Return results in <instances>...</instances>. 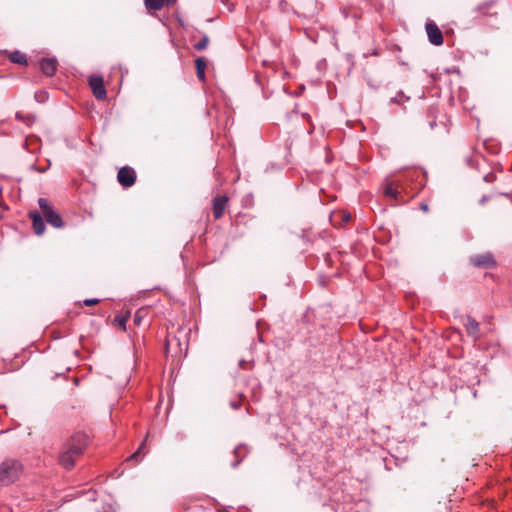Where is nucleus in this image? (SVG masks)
Returning <instances> with one entry per match:
<instances>
[{"label":"nucleus","instance_id":"f257e3e1","mask_svg":"<svg viewBox=\"0 0 512 512\" xmlns=\"http://www.w3.org/2000/svg\"><path fill=\"white\" fill-rule=\"evenodd\" d=\"M88 438L83 433H77L71 437L60 455V463L66 469L74 466L75 459L81 455L87 446Z\"/></svg>","mask_w":512,"mask_h":512},{"label":"nucleus","instance_id":"f03ea898","mask_svg":"<svg viewBox=\"0 0 512 512\" xmlns=\"http://www.w3.org/2000/svg\"><path fill=\"white\" fill-rule=\"evenodd\" d=\"M22 471L21 464L16 460H5L0 464V485L5 486L16 481Z\"/></svg>","mask_w":512,"mask_h":512},{"label":"nucleus","instance_id":"7ed1b4c3","mask_svg":"<svg viewBox=\"0 0 512 512\" xmlns=\"http://www.w3.org/2000/svg\"><path fill=\"white\" fill-rule=\"evenodd\" d=\"M38 205L46 219V221L55 228H61L63 221L61 216L54 210L47 199L39 198Z\"/></svg>","mask_w":512,"mask_h":512},{"label":"nucleus","instance_id":"20e7f679","mask_svg":"<svg viewBox=\"0 0 512 512\" xmlns=\"http://www.w3.org/2000/svg\"><path fill=\"white\" fill-rule=\"evenodd\" d=\"M117 180L123 187H131L136 180L135 170L131 167H122L117 174Z\"/></svg>","mask_w":512,"mask_h":512},{"label":"nucleus","instance_id":"39448f33","mask_svg":"<svg viewBox=\"0 0 512 512\" xmlns=\"http://www.w3.org/2000/svg\"><path fill=\"white\" fill-rule=\"evenodd\" d=\"M89 85L93 91V95L98 100H103L106 98L107 92L104 87V81L101 76H91L89 78Z\"/></svg>","mask_w":512,"mask_h":512},{"label":"nucleus","instance_id":"423d86ee","mask_svg":"<svg viewBox=\"0 0 512 512\" xmlns=\"http://www.w3.org/2000/svg\"><path fill=\"white\" fill-rule=\"evenodd\" d=\"M426 32H427L429 41L433 45L440 46L443 44L442 32L435 23H433V22L427 23L426 24Z\"/></svg>","mask_w":512,"mask_h":512},{"label":"nucleus","instance_id":"0eeeda50","mask_svg":"<svg viewBox=\"0 0 512 512\" xmlns=\"http://www.w3.org/2000/svg\"><path fill=\"white\" fill-rule=\"evenodd\" d=\"M471 263L477 267H493L495 266V260L490 253H484L471 257Z\"/></svg>","mask_w":512,"mask_h":512},{"label":"nucleus","instance_id":"6e6552de","mask_svg":"<svg viewBox=\"0 0 512 512\" xmlns=\"http://www.w3.org/2000/svg\"><path fill=\"white\" fill-rule=\"evenodd\" d=\"M29 217L32 220L35 234L42 235L45 231V224L40 213L37 211H31L29 213Z\"/></svg>","mask_w":512,"mask_h":512},{"label":"nucleus","instance_id":"1a4fd4ad","mask_svg":"<svg viewBox=\"0 0 512 512\" xmlns=\"http://www.w3.org/2000/svg\"><path fill=\"white\" fill-rule=\"evenodd\" d=\"M227 202L228 198L226 196H219L214 198L213 214L215 219H219L223 216Z\"/></svg>","mask_w":512,"mask_h":512},{"label":"nucleus","instance_id":"9d476101","mask_svg":"<svg viewBox=\"0 0 512 512\" xmlns=\"http://www.w3.org/2000/svg\"><path fill=\"white\" fill-rule=\"evenodd\" d=\"M40 69L45 75L52 76L56 72L57 62L52 58L42 59L40 62Z\"/></svg>","mask_w":512,"mask_h":512},{"label":"nucleus","instance_id":"9b49d317","mask_svg":"<svg viewBox=\"0 0 512 512\" xmlns=\"http://www.w3.org/2000/svg\"><path fill=\"white\" fill-rule=\"evenodd\" d=\"M467 333L477 340L479 335V323L470 316H466L464 324Z\"/></svg>","mask_w":512,"mask_h":512},{"label":"nucleus","instance_id":"f8f14e48","mask_svg":"<svg viewBox=\"0 0 512 512\" xmlns=\"http://www.w3.org/2000/svg\"><path fill=\"white\" fill-rule=\"evenodd\" d=\"M195 68H196V73H197V77L199 78V80L204 81L206 61L203 58H197L195 60Z\"/></svg>","mask_w":512,"mask_h":512},{"label":"nucleus","instance_id":"ddd939ff","mask_svg":"<svg viewBox=\"0 0 512 512\" xmlns=\"http://www.w3.org/2000/svg\"><path fill=\"white\" fill-rule=\"evenodd\" d=\"M164 0H145L147 9L158 11L163 7Z\"/></svg>","mask_w":512,"mask_h":512},{"label":"nucleus","instance_id":"4468645a","mask_svg":"<svg viewBox=\"0 0 512 512\" xmlns=\"http://www.w3.org/2000/svg\"><path fill=\"white\" fill-rule=\"evenodd\" d=\"M15 118L21 122H23L26 126H31L34 122V116L30 115V114H27V115H24L20 112H17L15 114Z\"/></svg>","mask_w":512,"mask_h":512},{"label":"nucleus","instance_id":"2eb2a0df","mask_svg":"<svg viewBox=\"0 0 512 512\" xmlns=\"http://www.w3.org/2000/svg\"><path fill=\"white\" fill-rule=\"evenodd\" d=\"M384 194L386 196H389V197H392V198H396L397 195H398V190L393 185V183H388V184H386V186L384 188Z\"/></svg>","mask_w":512,"mask_h":512},{"label":"nucleus","instance_id":"dca6fc26","mask_svg":"<svg viewBox=\"0 0 512 512\" xmlns=\"http://www.w3.org/2000/svg\"><path fill=\"white\" fill-rule=\"evenodd\" d=\"M246 447L244 445H239L237 446L235 449H234V455L238 458V460L234 463H232V466L233 467H236L238 466V464L241 462V460L244 458L245 456V453H243L242 455H240L242 453L243 450H245Z\"/></svg>","mask_w":512,"mask_h":512},{"label":"nucleus","instance_id":"f3484780","mask_svg":"<svg viewBox=\"0 0 512 512\" xmlns=\"http://www.w3.org/2000/svg\"><path fill=\"white\" fill-rule=\"evenodd\" d=\"M208 44H209V38H208V36H203V37H202V38H201V39H200V40H199V41L194 45V48H195L196 50L201 51V50L206 49V48H207V46H208Z\"/></svg>","mask_w":512,"mask_h":512},{"label":"nucleus","instance_id":"a211bd4d","mask_svg":"<svg viewBox=\"0 0 512 512\" xmlns=\"http://www.w3.org/2000/svg\"><path fill=\"white\" fill-rule=\"evenodd\" d=\"M11 60L18 64H25L27 62L26 56L20 52H14L11 55Z\"/></svg>","mask_w":512,"mask_h":512},{"label":"nucleus","instance_id":"6ab92c4d","mask_svg":"<svg viewBox=\"0 0 512 512\" xmlns=\"http://www.w3.org/2000/svg\"><path fill=\"white\" fill-rule=\"evenodd\" d=\"M143 446H144V442L141 444V446L138 448V450L128 458V460L138 461L140 455L142 454Z\"/></svg>","mask_w":512,"mask_h":512},{"label":"nucleus","instance_id":"aec40b11","mask_svg":"<svg viewBox=\"0 0 512 512\" xmlns=\"http://www.w3.org/2000/svg\"><path fill=\"white\" fill-rule=\"evenodd\" d=\"M46 92H36L35 93V99L39 102H43L46 99Z\"/></svg>","mask_w":512,"mask_h":512},{"label":"nucleus","instance_id":"412c9836","mask_svg":"<svg viewBox=\"0 0 512 512\" xmlns=\"http://www.w3.org/2000/svg\"><path fill=\"white\" fill-rule=\"evenodd\" d=\"M115 320L118 322V325L122 329H125V325H126V322H127V317H117Z\"/></svg>","mask_w":512,"mask_h":512},{"label":"nucleus","instance_id":"4be33fe9","mask_svg":"<svg viewBox=\"0 0 512 512\" xmlns=\"http://www.w3.org/2000/svg\"><path fill=\"white\" fill-rule=\"evenodd\" d=\"M98 302H99V300H98V299H96V298H91V299H86V300H84V304H85L86 306H92V305L97 304Z\"/></svg>","mask_w":512,"mask_h":512},{"label":"nucleus","instance_id":"5701e85b","mask_svg":"<svg viewBox=\"0 0 512 512\" xmlns=\"http://www.w3.org/2000/svg\"><path fill=\"white\" fill-rule=\"evenodd\" d=\"M134 322L137 324V325H140L141 323V316H140V311H138L135 316H134Z\"/></svg>","mask_w":512,"mask_h":512},{"label":"nucleus","instance_id":"b1692460","mask_svg":"<svg viewBox=\"0 0 512 512\" xmlns=\"http://www.w3.org/2000/svg\"><path fill=\"white\" fill-rule=\"evenodd\" d=\"M230 406H231V408H233V409H235V410H236V409H239V407H240V402H239V401H231V402H230Z\"/></svg>","mask_w":512,"mask_h":512},{"label":"nucleus","instance_id":"393cba45","mask_svg":"<svg viewBox=\"0 0 512 512\" xmlns=\"http://www.w3.org/2000/svg\"><path fill=\"white\" fill-rule=\"evenodd\" d=\"M342 218L344 222H348L350 220V215L347 213H342Z\"/></svg>","mask_w":512,"mask_h":512},{"label":"nucleus","instance_id":"a878e982","mask_svg":"<svg viewBox=\"0 0 512 512\" xmlns=\"http://www.w3.org/2000/svg\"><path fill=\"white\" fill-rule=\"evenodd\" d=\"M421 209H422L424 212H427V211H428V205H427V204H421Z\"/></svg>","mask_w":512,"mask_h":512},{"label":"nucleus","instance_id":"bb28decb","mask_svg":"<svg viewBox=\"0 0 512 512\" xmlns=\"http://www.w3.org/2000/svg\"><path fill=\"white\" fill-rule=\"evenodd\" d=\"M244 363H245V362H244L243 360H241V361L239 362L240 367H243Z\"/></svg>","mask_w":512,"mask_h":512}]
</instances>
